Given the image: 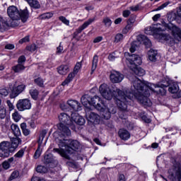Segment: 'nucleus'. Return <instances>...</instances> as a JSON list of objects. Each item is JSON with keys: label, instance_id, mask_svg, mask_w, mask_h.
<instances>
[{"label": "nucleus", "instance_id": "nucleus-4", "mask_svg": "<svg viewBox=\"0 0 181 181\" xmlns=\"http://www.w3.org/2000/svg\"><path fill=\"white\" fill-rule=\"evenodd\" d=\"M165 30L172 33L174 38L171 37L169 35L162 34L160 35L161 40H164L169 46H173L175 45V40L177 42L181 40V30L179 27L176 26L172 23H169L165 25Z\"/></svg>", "mask_w": 181, "mask_h": 181}, {"label": "nucleus", "instance_id": "nucleus-14", "mask_svg": "<svg viewBox=\"0 0 181 181\" xmlns=\"http://www.w3.org/2000/svg\"><path fill=\"white\" fill-rule=\"evenodd\" d=\"M94 22V18H89L87 21H86L81 26H80L76 32L74 33V39H76L78 34L81 33L84 29H86V28H88L91 23Z\"/></svg>", "mask_w": 181, "mask_h": 181}, {"label": "nucleus", "instance_id": "nucleus-22", "mask_svg": "<svg viewBox=\"0 0 181 181\" xmlns=\"http://www.w3.org/2000/svg\"><path fill=\"white\" fill-rule=\"evenodd\" d=\"M22 144V140L19 137H15L11 139V146L13 149V152L15 151V149L19 146Z\"/></svg>", "mask_w": 181, "mask_h": 181}, {"label": "nucleus", "instance_id": "nucleus-33", "mask_svg": "<svg viewBox=\"0 0 181 181\" xmlns=\"http://www.w3.org/2000/svg\"><path fill=\"white\" fill-rule=\"evenodd\" d=\"M119 54H121V53L119 52H114L112 54H110L108 56V59L110 60V62H114V60H115V59H118V57H119Z\"/></svg>", "mask_w": 181, "mask_h": 181}, {"label": "nucleus", "instance_id": "nucleus-21", "mask_svg": "<svg viewBox=\"0 0 181 181\" xmlns=\"http://www.w3.org/2000/svg\"><path fill=\"white\" fill-rule=\"evenodd\" d=\"M68 105L74 110V111H78L80 108H81V106L80 105V103L77 100H68Z\"/></svg>", "mask_w": 181, "mask_h": 181}, {"label": "nucleus", "instance_id": "nucleus-43", "mask_svg": "<svg viewBox=\"0 0 181 181\" xmlns=\"http://www.w3.org/2000/svg\"><path fill=\"white\" fill-rule=\"evenodd\" d=\"M12 117L16 122H18V121L21 119V115H19V112L18 111H16L14 113H13Z\"/></svg>", "mask_w": 181, "mask_h": 181}, {"label": "nucleus", "instance_id": "nucleus-44", "mask_svg": "<svg viewBox=\"0 0 181 181\" xmlns=\"http://www.w3.org/2000/svg\"><path fill=\"white\" fill-rule=\"evenodd\" d=\"M5 117H6V110H5V107H0V118L4 119Z\"/></svg>", "mask_w": 181, "mask_h": 181}, {"label": "nucleus", "instance_id": "nucleus-31", "mask_svg": "<svg viewBox=\"0 0 181 181\" xmlns=\"http://www.w3.org/2000/svg\"><path fill=\"white\" fill-rule=\"evenodd\" d=\"M53 154L52 153H48L45 154L44 156V163L47 164V163H52L53 162Z\"/></svg>", "mask_w": 181, "mask_h": 181}, {"label": "nucleus", "instance_id": "nucleus-59", "mask_svg": "<svg viewBox=\"0 0 181 181\" xmlns=\"http://www.w3.org/2000/svg\"><path fill=\"white\" fill-rule=\"evenodd\" d=\"M124 18H128L131 15V11L129 10H124L122 13Z\"/></svg>", "mask_w": 181, "mask_h": 181}, {"label": "nucleus", "instance_id": "nucleus-54", "mask_svg": "<svg viewBox=\"0 0 181 181\" xmlns=\"http://www.w3.org/2000/svg\"><path fill=\"white\" fill-rule=\"evenodd\" d=\"M170 4V1H166L165 3L163 4L161 6H158L157 11H160L168 6V5Z\"/></svg>", "mask_w": 181, "mask_h": 181}, {"label": "nucleus", "instance_id": "nucleus-36", "mask_svg": "<svg viewBox=\"0 0 181 181\" xmlns=\"http://www.w3.org/2000/svg\"><path fill=\"white\" fill-rule=\"evenodd\" d=\"M34 82L38 87H45V81L40 77L35 78Z\"/></svg>", "mask_w": 181, "mask_h": 181}, {"label": "nucleus", "instance_id": "nucleus-28", "mask_svg": "<svg viewBox=\"0 0 181 181\" xmlns=\"http://www.w3.org/2000/svg\"><path fill=\"white\" fill-rule=\"evenodd\" d=\"M28 4H29L31 8H34L35 9H39L40 8V4L37 0H26Z\"/></svg>", "mask_w": 181, "mask_h": 181}, {"label": "nucleus", "instance_id": "nucleus-45", "mask_svg": "<svg viewBox=\"0 0 181 181\" xmlns=\"http://www.w3.org/2000/svg\"><path fill=\"white\" fill-rule=\"evenodd\" d=\"M80 69H81V62H77L74 69V72L77 74L78 71H80Z\"/></svg>", "mask_w": 181, "mask_h": 181}, {"label": "nucleus", "instance_id": "nucleus-38", "mask_svg": "<svg viewBox=\"0 0 181 181\" xmlns=\"http://www.w3.org/2000/svg\"><path fill=\"white\" fill-rule=\"evenodd\" d=\"M38 173H47V168L45 165H38L36 168Z\"/></svg>", "mask_w": 181, "mask_h": 181}, {"label": "nucleus", "instance_id": "nucleus-27", "mask_svg": "<svg viewBox=\"0 0 181 181\" xmlns=\"http://www.w3.org/2000/svg\"><path fill=\"white\" fill-rule=\"evenodd\" d=\"M57 71L59 74H61L62 76H64L69 71V66L61 65L59 67L57 68Z\"/></svg>", "mask_w": 181, "mask_h": 181}, {"label": "nucleus", "instance_id": "nucleus-34", "mask_svg": "<svg viewBox=\"0 0 181 181\" xmlns=\"http://www.w3.org/2000/svg\"><path fill=\"white\" fill-rule=\"evenodd\" d=\"M26 123H21V128L22 129L23 135L25 136H28V135H30V130L26 128Z\"/></svg>", "mask_w": 181, "mask_h": 181}, {"label": "nucleus", "instance_id": "nucleus-30", "mask_svg": "<svg viewBox=\"0 0 181 181\" xmlns=\"http://www.w3.org/2000/svg\"><path fill=\"white\" fill-rule=\"evenodd\" d=\"M168 91L172 94H175V93L179 91V85H177V83H173V85H170L168 88Z\"/></svg>", "mask_w": 181, "mask_h": 181}, {"label": "nucleus", "instance_id": "nucleus-60", "mask_svg": "<svg viewBox=\"0 0 181 181\" xmlns=\"http://www.w3.org/2000/svg\"><path fill=\"white\" fill-rule=\"evenodd\" d=\"M46 134H47V130L46 129L42 130L40 134V137L42 138V139H45V136H46Z\"/></svg>", "mask_w": 181, "mask_h": 181}, {"label": "nucleus", "instance_id": "nucleus-13", "mask_svg": "<svg viewBox=\"0 0 181 181\" xmlns=\"http://www.w3.org/2000/svg\"><path fill=\"white\" fill-rule=\"evenodd\" d=\"M110 78L112 83H121L124 80V75L117 71H113L110 75Z\"/></svg>", "mask_w": 181, "mask_h": 181}, {"label": "nucleus", "instance_id": "nucleus-19", "mask_svg": "<svg viewBox=\"0 0 181 181\" xmlns=\"http://www.w3.org/2000/svg\"><path fill=\"white\" fill-rule=\"evenodd\" d=\"M118 134L122 141H128L131 138V134L127 129H121L119 130Z\"/></svg>", "mask_w": 181, "mask_h": 181}, {"label": "nucleus", "instance_id": "nucleus-12", "mask_svg": "<svg viewBox=\"0 0 181 181\" xmlns=\"http://www.w3.org/2000/svg\"><path fill=\"white\" fill-rule=\"evenodd\" d=\"M86 119L92 124H100V115L91 111L86 112Z\"/></svg>", "mask_w": 181, "mask_h": 181}, {"label": "nucleus", "instance_id": "nucleus-20", "mask_svg": "<svg viewBox=\"0 0 181 181\" xmlns=\"http://www.w3.org/2000/svg\"><path fill=\"white\" fill-rule=\"evenodd\" d=\"M148 56L150 62H156V60H158V57H159V54H158V51L153 49H151L148 52Z\"/></svg>", "mask_w": 181, "mask_h": 181}, {"label": "nucleus", "instance_id": "nucleus-42", "mask_svg": "<svg viewBox=\"0 0 181 181\" xmlns=\"http://www.w3.org/2000/svg\"><path fill=\"white\" fill-rule=\"evenodd\" d=\"M18 176H19V171H13L11 173V175L8 179V181L13 180L16 179Z\"/></svg>", "mask_w": 181, "mask_h": 181}, {"label": "nucleus", "instance_id": "nucleus-25", "mask_svg": "<svg viewBox=\"0 0 181 181\" xmlns=\"http://www.w3.org/2000/svg\"><path fill=\"white\" fill-rule=\"evenodd\" d=\"M11 128L13 135H15L16 137L21 136V135H22V133L21 132V129H19V126L16 124H12L11 126Z\"/></svg>", "mask_w": 181, "mask_h": 181}, {"label": "nucleus", "instance_id": "nucleus-3", "mask_svg": "<svg viewBox=\"0 0 181 181\" xmlns=\"http://www.w3.org/2000/svg\"><path fill=\"white\" fill-rule=\"evenodd\" d=\"M59 124H57L58 131H59V136H70L71 135V131L70 129H72L73 131L76 130V126L74 122L67 113L62 112L58 116Z\"/></svg>", "mask_w": 181, "mask_h": 181}, {"label": "nucleus", "instance_id": "nucleus-26", "mask_svg": "<svg viewBox=\"0 0 181 181\" xmlns=\"http://www.w3.org/2000/svg\"><path fill=\"white\" fill-rule=\"evenodd\" d=\"M76 73L72 72L70 73L67 78L64 80V81L62 82V86H67V84H69V83H70L71 81H73V78H74V77H76Z\"/></svg>", "mask_w": 181, "mask_h": 181}, {"label": "nucleus", "instance_id": "nucleus-7", "mask_svg": "<svg viewBox=\"0 0 181 181\" xmlns=\"http://www.w3.org/2000/svg\"><path fill=\"white\" fill-rule=\"evenodd\" d=\"M16 108L18 111H25L32 108V103L28 99H20L16 104Z\"/></svg>", "mask_w": 181, "mask_h": 181}, {"label": "nucleus", "instance_id": "nucleus-61", "mask_svg": "<svg viewBox=\"0 0 181 181\" xmlns=\"http://www.w3.org/2000/svg\"><path fill=\"white\" fill-rule=\"evenodd\" d=\"M6 104L8 105V107L10 109V111H12V110H13L14 107H13V104L11 103V100H6Z\"/></svg>", "mask_w": 181, "mask_h": 181}, {"label": "nucleus", "instance_id": "nucleus-48", "mask_svg": "<svg viewBox=\"0 0 181 181\" xmlns=\"http://www.w3.org/2000/svg\"><path fill=\"white\" fill-rule=\"evenodd\" d=\"M136 19V17L135 16H132L129 18V19L127 21V23L129 25H131L132 26H134V24L135 23V21Z\"/></svg>", "mask_w": 181, "mask_h": 181}, {"label": "nucleus", "instance_id": "nucleus-49", "mask_svg": "<svg viewBox=\"0 0 181 181\" xmlns=\"http://www.w3.org/2000/svg\"><path fill=\"white\" fill-rule=\"evenodd\" d=\"M139 8H141V5L137 4L136 6H130L129 9H130V11H132V12H138V11H139Z\"/></svg>", "mask_w": 181, "mask_h": 181}, {"label": "nucleus", "instance_id": "nucleus-58", "mask_svg": "<svg viewBox=\"0 0 181 181\" xmlns=\"http://www.w3.org/2000/svg\"><path fill=\"white\" fill-rule=\"evenodd\" d=\"M26 42H29V36H25V37L19 40V43H21V45L23 43H26Z\"/></svg>", "mask_w": 181, "mask_h": 181}, {"label": "nucleus", "instance_id": "nucleus-40", "mask_svg": "<svg viewBox=\"0 0 181 181\" xmlns=\"http://www.w3.org/2000/svg\"><path fill=\"white\" fill-rule=\"evenodd\" d=\"M132 28H134V25H132L131 24L127 23V25L122 30L123 35H127V33H128L129 30L132 29Z\"/></svg>", "mask_w": 181, "mask_h": 181}, {"label": "nucleus", "instance_id": "nucleus-50", "mask_svg": "<svg viewBox=\"0 0 181 181\" xmlns=\"http://www.w3.org/2000/svg\"><path fill=\"white\" fill-rule=\"evenodd\" d=\"M53 16V13H46L41 15V19H50Z\"/></svg>", "mask_w": 181, "mask_h": 181}, {"label": "nucleus", "instance_id": "nucleus-2", "mask_svg": "<svg viewBox=\"0 0 181 181\" xmlns=\"http://www.w3.org/2000/svg\"><path fill=\"white\" fill-rule=\"evenodd\" d=\"M64 138H66V136L61 137V136H59V137L57 139V142L59 148H54L53 152L59 153L62 158L70 160V156H69V153H73L74 151H77V149L80 148V143L77 140H73L70 142L69 146V140L65 139Z\"/></svg>", "mask_w": 181, "mask_h": 181}, {"label": "nucleus", "instance_id": "nucleus-24", "mask_svg": "<svg viewBox=\"0 0 181 181\" xmlns=\"http://www.w3.org/2000/svg\"><path fill=\"white\" fill-rule=\"evenodd\" d=\"M9 28V23H8V21L0 19V32H5V30H8Z\"/></svg>", "mask_w": 181, "mask_h": 181}, {"label": "nucleus", "instance_id": "nucleus-64", "mask_svg": "<svg viewBox=\"0 0 181 181\" xmlns=\"http://www.w3.org/2000/svg\"><path fill=\"white\" fill-rule=\"evenodd\" d=\"M160 18V14H156L154 16H153L152 19L154 22H157L158 19Z\"/></svg>", "mask_w": 181, "mask_h": 181}, {"label": "nucleus", "instance_id": "nucleus-11", "mask_svg": "<svg viewBox=\"0 0 181 181\" xmlns=\"http://www.w3.org/2000/svg\"><path fill=\"white\" fill-rule=\"evenodd\" d=\"M26 88V86L25 84L18 85L17 86H13L11 88V92L10 93V98H16L18 95L22 94L25 89Z\"/></svg>", "mask_w": 181, "mask_h": 181}, {"label": "nucleus", "instance_id": "nucleus-63", "mask_svg": "<svg viewBox=\"0 0 181 181\" xmlns=\"http://www.w3.org/2000/svg\"><path fill=\"white\" fill-rule=\"evenodd\" d=\"M31 181H46V180H45V179H43V178L41 179L39 177H33L32 178Z\"/></svg>", "mask_w": 181, "mask_h": 181}, {"label": "nucleus", "instance_id": "nucleus-53", "mask_svg": "<svg viewBox=\"0 0 181 181\" xmlns=\"http://www.w3.org/2000/svg\"><path fill=\"white\" fill-rule=\"evenodd\" d=\"M136 50V41H134L132 43V46L130 47L131 53H134Z\"/></svg>", "mask_w": 181, "mask_h": 181}, {"label": "nucleus", "instance_id": "nucleus-46", "mask_svg": "<svg viewBox=\"0 0 181 181\" xmlns=\"http://www.w3.org/2000/svg\"><path fill=\"white\" fill-rule=\"evenodd\" d=\"M64 53V49L63 48V46H62V43L59 44V47L57 48V54H63Z\"/></svg>", "mask_w": 181, "mask_h": 181}, {"label": "nucleus", "instance_id": "nucleus-8", "mask_svg": "<svg viewBox=\"0 0 181 181\" xmlns=\"http://www.w3.org/2000/svg\"><path fill=\"white\" fill-rule=\"evenodd\" d=\"M102 112V118L104 119H110L111 118V114H115L117 112V107L115 106H110L107 108V106L104 105L103 110H100Z\"/></svg>", "mask_w": 181, "mask_h": 181}, {"label": "nucleus", "instance_id": "nucleus-18", "mask_svg": "<svg viewBox=\"0 0 181 181\" xmlns=\"http://www.w3.org/2000/svg\"><path fill=\"white\" fill-rule=\"evenodd\" d=\"M90 100H91V96H90V95L86 94L81 98V103H82V105L84 107H86V108H88V110H90Z\"/></svg>", "mask_w": 181, "mask_h": 181}, {"label": "nucleus", "instance_id": "nucleus-16", "mask_svg": "<svg viewBox=\"0 0 181 181\" xmlns=\"http://www.w3.org/2000/svg\"><path fill=\"white\" fill-rule=\"evenodd\" d=\"M165 30V29L159 27V28H156V27H147L145 29V34L146 35H159V32H162Z\"/></svg>", "mask_w": 181, "mask_h": 181}, {"label": "nucleus", "instance_id": "nucleus-32", "mask_svg": "<svg viewBox=\"0 0 181 181\" xmlns=\"http://www.w3.org/2000/svg\"><path fill=\"white\" fill-rule=\"evenodd\" d=\"M30 95L33 100H37V97H39V90L36 88H32L30 90Z\"/></svg>", "mask_w": 181, "mask_h": 181}, {"label": "nucleus", "instance_id": "nucleus-9", "mask_svg": "<svg viewBox=\"0 0 181 181\" xmlns=\"http://www.w3.org/2000/svg\"><path fill=\"white\" fill-rule=\"evenodd\" d=\"M90 105H93L98 110V111H103L104 110V103L101 100V98L95 95L93 98L90 97Z\"/></svg>", "mask_w": 181, "mask_h": 181}, {"label": "nucleus", "instance_id": "nucleus-47", "mask_svg": "<svg viewBox=\"0 0 181 181\" xmlns=\"http://www.w3.org/2000/svg\"><path fill=\"white\" fill-rule=\"evenodd\" d=\"M23 155H25V151L23 150H20L14 155V158H23Z\"/></svg>", "mask_w": 181, "mask_h": 181}, {"label": "nucleus", "instance_id": "nucleus-51", "mask_svg": "<svg viewBox=\"0 0 181 181\" xmlns=\"http://www.w3.org/2000/svg\"><path fill=\"white\" fill-rule=\"evenodd\" d=\"M59 21H61L62 23H64V25H66L67 26H69V25L70 24V21L66 19V17L64 16H60Z\"/></svg>", "mask_w": 181, "mask_h": 181}, {"label": "nucleus", "instance_id": "nucleus-52", "mask_svg": "<svg viewBox=\"0 0 181 181\" xmlns=\"http://www.w3.org/2000/svg\"><path fill=\"white\" fill-rule=\"evenodd\" d=\"M36 49V45L35 44L26 47V50H28V52H35Z\"/></svg>", "mask_w": 181, "mask_h": 181}, {"label": "nucleus", "instance_id": "nucleus-15", "mask_svg": "<svg viewBox=\"0 0 181 181\" xmlns=\"http://www.w3.org/2000/svg\"><path fill=\"white\" fill-rule=\"evenodd\" d=\"M72 122H75L77 125H84L86 124V119L77 113L71 114Z\"/></svg>", "mask_w": 181, "mask_h": 181}, {"label": "nucleus", "instance_id": "nucleus-17", "mask_svg": "<svg viewBox=\"0 0 181 181\" xmlns=\"http://www.w3.org/2000/svg\"><path fill=\"white\" fill-rule=\"evenodd\" d=\"M137 42L138 43H143L145 45L146 47H151L152 46V43L151 42V40L146 37L144 35H139L137 36Z\"/></svg>", "mask_w": 181, "mask_h": 181}, {"label": "nucleus", "instance_id": "nucleus-56", "mask_svg": "<svg viewBox=\"0 0 181 181\" xmlns=\"http://www.w3.org/2000/svg\"><path fill=\"white\" fill-rule=\"evenodd\" d=\"M25 62H26V57H25V56L23 55L18 58V64H22L25 63Z\"/></svg>", "mask_w": 181, "mask_h": 181}, {"label": "nucleus", "instance_id": "nucleus-6", "mask_svg": "<svg viewBox=\"0 0 181 181\" xmlns=\"http://www.w3.org/2000/svg\"><path fill=\"white\" fill-rule=\"evenodd\" d=\"M0 153L1 158H8V156L13 152V148L11 146L9 141H2L0 143Z\"/></svg>", "mask_w": 181, "mask_h": 181}, {"label": "nucleus", "instance_id": "nucleus-57", "mask_svg": "<svg viewBox=\"0 0 181 181\" xmlns=\"http://www.w3.org/2000/svg\"><path fill=\"white\" fill-rule=\"evenodd\" d=\"M40 155H42V152L40 151V149L38 148L34 154L35 159H37L38 158H40Z\"/></svg>", "mask_w": 181, "mask_h": 181}, {"label": "nucleus", "instance_id": "nucleus-23", "mask_svg": "<svg viewBox=\"0 0 181 181\" xmlns=\"http://www.w3.org/2000/svg\"><path fill=\"white\" fill-rule=\"evenodd\" d=\"M132 71L136 74V76H139V77H142V76H145V70L141 67L134 66L131 68Z\"/></svg>", "mask_w": 181, "mask_h": 181}, {"label": "nucleus", "instance_id": "nucleus-37", "mask_svg": "<svg viewBox=\"0 0 181 181\" xmlns=\"http://www.w3.org/2000/svg\"><path fill=\"white\" fill-rule=\"evenodd\" d=\"M124 35L122 33H117L115 36V43H119V42H122L124 40Z\"/></svg>", "mask_w": 181, "mask_h": 181}, {"label": "nucleus", "instance_id": "nucleus-55", "mask_svg": "<svg viewBox=\"0 0 181 181\" xmlns=\"http://www.w3.org/2000/svg\"><path fill=\"white\" fill-rule=\"evenodd\" d=\"M2 167L4 168V169L8 170L9 169V168H11V163H9L8 161H4L2 163Z\"/></svg>", "mask_w": 181, "mask_h": 181}, {"label": "nucleus", "instance_id": "nucleus-41", "mask_svg": "<svg viewBox=\"0 0 181 181\" xmlns=\"http://www.w3.org/2000/svg\"><path fill=\"white\" fill-rule=\"evenodd\" d=\"M9 92L5 88H0V97H6Z\"/></svg>", "mask_w": 181, "mask_h": 181}, {"label": "nucleus", "instance_id": "nucleus-62", "mask_svg": "<svg viewBox=\"0 0 181 181\" xmlns=\"http://www.w3.org/2000/svg\"><path fill=\"white\" fill-rule=\"evenodd\" d=\"M103 40V37L99 36L93 40V43H100Z\"/></svg>", "mask_w": 181, "mask_h": 181}, {"label": "nucleus", "instance_id": "nucleus-39", "mask_svg": "<svg viewBox=\"0 0 181 181\" xmlns=\"http://www.w3.org/2000/svg\"><path fill=\"white\" fill-rule=\"evenodd\" d=\"M103 22L106 26V28H110V26L112 25V21H111V19L108 17H105V18H103Z\"/></svg>", "mask_w": 181, "mask_h": 181}, {"label": "nucleus", "instance_id": "nucleus-5", "mask_svg": "<svg viewBox=\"0 0 181 181\" xmlns=\"http://www.w3.org/2000/svg\"><path fill=\"white\" fill-rule=\"evenodd\" d=\"M7 15L13 21H19L21 19L23 23L26 22L29 18L28 9H24L20 11L19 8L15 6H10L8 7Z\"/></svg>", "mask_w": 181, "mask_h": 181}, {"label": "nucleus", "instance_id": "nucleus-10", "mask_svg": "<svg viewBox=\"0 0 181 181\" xmlns=\"http://www.w3.org/2000/svg\"><path fill=\"white\" fill-rule=\"evenodd\" d=\"M127 60L132 66H130L131 69L137 67V66H141V64H142V59L136 54L129 55Z\"/></svg>", "mask_w": 181, "mask_h": 181}, {"label": "nucleus", "instance_id": "nucleus-1", "mask_svg": "<svg viewBox=\"0 0 181 181\" xmlns=\"http://www.w3.org/2000/svg\"><path fill=\"white\" fill-rule=\"evenodd\" d=\"M132 93L125 90L122 91L114 86L107 85V83L101 84L99 87V91L105 100H112V98L117 93L118 96L116 100V104L120 111H127L129 103L136 98L140 104L145 107H151L152 102L148 98L151 93H156L165 95L166 90L165 87H169L170 83L169 80L163 81L160 85H155L146 81H142L139 78L134 77L132 80Z\"/></svg>", "mask_w": 181, "mask_h": 181}, {"label": "nucleus", "instance_id": "nucleus-29", "mask_svg": "<svg viewBox=\"0 0 181 181\" xmlns=\"http://www.w3.org/2000/svg\"><path fill=\"white\" fill-rule=\"evenodd\" d=\"M97 64H98V56L95 55L93 57V59L90 74H93V73H94V71H95V69H97Z\"/></svg>", "mask_w": 181, "mask_h": 181}, {"label": "nucleus", "instance_id": "nucleus-35", "mask_svg": "<svg viewBox=\"0 0 181 181\" xmlns=\"http://www.w3.org/2000/svg\"><path fill=\"white\" fill-rule=\"evenodd\" d=\"M25 69V66L23 64H18L16 66L13 67V71L15 73H21Z\"/></svg>", "mask_w": 181, "mask_h": 181}]
</instances>
